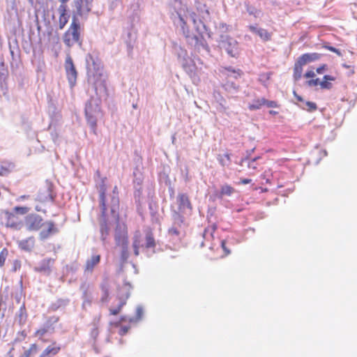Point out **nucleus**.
Instances as JSON below:
<instances>
[{
	"label": "nucleus",
	"mask_w": 357,
	"mask_h": 357,
	"mask_svg": "<svg viewBox=\"0 0 357 357\" xmlns=\"http://www.w3.org/2000/svg\"><path fill=\"white\" fill-rule=\"evenodd\" d=\"M25 225L26 229L29 231H36L45 227V229H43L39 234L40 238L42 240L47 238L52 234L58 231L52 221L44 222L43 218L35 213H31L26 217Z\"/></svg>",
	"instance_id": "f257e3e1"
},
{
	"label": "nucleus",
	"mask_w": 357,
	"mask_h": 357,
	"mask_svg": "<svg viewBox=\"0 0 357 357\" xmlns=\"http://www.w3.org/2000/svg\"><path fill=\"white\" fill-rule=\"evenodd\" d=\"M100 208L101 214L99 218L100 231L102 241H105L109 235V227L107 218V205H106V187L102 185L100 189L99 195Z\"/></svg>",
	"instance_id": "f03ea898"
},
{
	"label": "nucleus",
	"mask_w": 357,
	"mask_h": 357,
	"mask_svg": "<svg viewBox=\"0 0 357 357\" xmlns=\"http://www.w3.org/2000/svg\"><path fill=\"white\" fill-rule=\"evenodd\" d=\"M81 26L78 17L73 15L70 25L63 35V40L68 47H71L75 43H80Z\"/></svg>",
	"instance_id": "7ed1b4c3"
},
{
	"label": "nucleus",
	"mask_w": 357,
	"mask_h": 357,
	"mask_svg": "<svg viewBox=\"0 0 357 357\" xmlns=\"http://www.w3.org/2000/svg\"><path fill=\"white\" fill-rule=\"evenodd\" d=\"M54 197L53 195V185L51 183H47L38 190L36 200L39 204L36 205L35 209L37 211L45 213L46 211L42 208L41 204L53 202Z\"/></svg>",
	"instance_id": "20e7f679"
},
{
	"label": "nucleus",
	"mask_w": 357,
	"mask_h": 357,
	"mask_svg": "<svg viewBox=\"0 0 357 357\" xmlns=\"http://www.w3.org/2000/svg\"><path fill=\"white\" fill-rule=\"evenodd\" d=\"M114 239L116 245L122 248V257L127 258L128 255V236L126 225L117 223L115 228Z\"/></svg>",
	"instance_id": "39448f33"
},
{
	"label": "nucleus",
	"mask_w": 357,
	"mask_h": 357,
	"mask_svg": "<svg viewBox=\"0 0 357 357\" xmlns=\"http://www.w3.org/2000/svg\"><path fill=\"white\" fill-rule=\"evenodd\" d=\"M0 220L6 227L15 229H20L22 225V222L17 215L7 211L1 212Z\"/></svg>",
	"instance_id": "423d86ee"
},
{
	"label": "nucleus",
	"mask_w": 357,
	"mask_h": 357,
	"mask_svg": "<svg viewBox=\"0 0 357 357\" xmlns=\"http://www.w3.org/2000/svg\"><path fill=\"white\" fill-rule=\"evenodd\" d=\"M100 107L98 105H93L91 102H88L85 107V115L87 123L96 133L97 127V116L100 113Z\"/></svg>",
	"instance_id": "0eeeda50"
},
{
	"label": "nucleus",
	"mask_w": 357,
	"mask_h": 357,
	"mask_svg": "<svg viewBox=\"0 0 357 357\" xmlns=\"http://www.w3.org/2000/svg\"><path fill=\"white\" fill-rule=\"evenodd\" d=\"M56 259L54 258H44L34 267V271L43 275H50L54 266Z\"/></svg>",
	"instance_id": "6e6552de"
},
{
	"label": "nucleus",
	"mask_w": 357,
	"mask_h": 357,
	"mask_svg": "<svg viewBox=\"0 0 357 357\" xmlns=\"http://www.w3.org/2000/svg\"><path fill=\"white\" fill-rule=\"evenodd\" d=\"M65 70L70 86H74L76 83L77 73L73 63V59L69 54H68L66 58Z\"/></svg>",
	"instance_id": "1a4fd4ad"
},
{
	"label": "nucleus",
	"mask_w": 357,
	"mask_h": 357,
	"mask_svg": "<svg viewBox=\"0 0 357 357\" xmlns=\"http://www.w3.org/2000/svg\"><path fill=\"white\" fill-rule=\"evenodd\" d=\"M57 12L59 14L58 26L59 29L61 30L68 24L70 18L68 6L59 5V6L57 8Z\"/></svg>",
	"instance_id": "9d476101"
},
{
	"label": "nucleus",
	"mask_w": 357,
	"mask_h": 357,
	"mask_svg": "<svg viewBox=\"0 0 357 357\" xmlns=\"http://www.w3.org/2000/svg\"><path fill=\"white\" fill-rule=\"evenodd\" d=\"M74 3L76 12L73 15H75L77 17L87 15L91 11V3L89 0H74Z\"/></svg>",
	"instance_id": "9b49d317"
},
{
	"label": "nucleus",
	"mask_w": 357,
	"mask_h": 357,
	"mask_svg": "<svg viewBox=\"0 0 357 357\" xmlns=\"http://www.w3.org/2000/svg\"><path fill=\"white\" fill-rule=\"evenodd\" d=\"M248 29L252 33L257 34L264 42H268L272 39L273 33L267 29L258 28L254 25H250Z\"/></svg>",
	"instance_id": "f8f14e48"
},
{
	"label": "nucleus",
	"mask_w": 357,
	"mask_h": 357,
	"mask_svg": "<svg viewBox=\"0 0 357 357\" xmlns=\"http://www.w3.org/2000/svg\"><path fill=\"white\" fill-rule=\"evenodd\" d=\"M177 202L178 204V210L181 212L185 209L192 210V206L189 197L187 194L179 193L177 197Z\"/></svg>",
	"instance_id": "ddd939ff"
},
{
	"label": "nucleus",
	"mask_w": 357,
	"mask_h": 357,
	"mask_svg": "<svg viewBox=\"0 0 357 357\" xmlns=\"http://www.w3.org/2000/svg\"><path fill=\"white\" fill-rule=\"evenodd\" d=\"M35 243L36 241L34 237L31 236L19 241L17 245L21 250L26 252H31L35 247Z\"/></svg>",
	"instance_id": "4468645a"
},
{
	"label": "nucleus",
	"mask_w": 357,
	"mask_h": 357,
	"mask_svg": "<svg viewBox=\"0 0 357 357\" xmlns=\"http://www.w3.org/2000/svg\"><path fill=\"white\" fill-rule=\"evenodd\" d=\"M61 346L56 342H53L47 346L40 354V357H47L49 356H55L61 351Z\"/></svg>",
	"instance_id": "2eb2a0df"
},
{
	"label": "nucleus",
	"mask_w": 357,
	"mask_h": 357,
	"mask_svg": "<svg viewBox=\"0 0 357 357\" xmlns=\"http://www.w3.org/2000/svg\"><path fill=\"white\" fill-rule=\"evenodd\" d=\"M321 54L317 52L305 53L300 56L298 59H299L302 63L306 65L307 63L319 60Z\"/></svg>",
	"instance_id": "dca6fc26"
},
{
	"label": "nucleus",
	"mask_w": 357,
	"mask_h": 357,
	"mask_svg": "<svg viewBox=\"0 0 357 357\" xmlns=\"http://www.w3.org/2000/svg\"><path fill=\"white\" fill-rule=\"evenodd\" d=\"M100 255H94L91 257L86 261L85 263V271L92 272L94 268L100 263Z\"/></svg>",
	"instance_id": "f3484780"
},
{
	"label": "nucleus",
	"mask_w": 357,
	"mask_h": 357,
	"mask_svg": "<svg viewBox=\"0 0 357 357\" xmlns=\"http://www.w3.org/2000/svg\"><path fill=\"white\" fill-rule=\"evenodd\" d=\"M303 66L305 65L302 63L299 59H297L295 62L293 77L296 81L301 78Z\"/></svg>",
	"instance_id": "a211bd4d"
},
{
	"label": "nucleus",
	"mask_w": 357,
	"mask_h": 357,
	"mask_svg": "<svg viewBox=\"0 0 357 357\" xmlns=\"http://www.w3.org/2000/svg\"><path fill=\"white\" fill-rule=\"evenodd\" d=\"M14 165L10 162H3L0 164V176H4L9 174L13 169Z\"/></svg>",
	"instance_id": "6ab92c4d"
},
{
	"label": "nucleus",
	"mask_w": 357,
	"mask_h": 357,
	"mask_svg": "<svg viewBox=\"0 0 357 357\" xmlns=\"http://www.w3.org/2000/svg\"><path fill=\"white\" fill-rule=\"evenodd\" d=\"M226 45L225 50L231 56L235 57L238 55V43L236 41L228 42Z\"/></svg>",
	"instance_id": "aec40b11"
},
{
	"label": "nucleus",
	"mask_w": 357,
	"mask_h": 357,
	"mask_svg": "<svg viewBox=\"0 0 357 357\" xmlns=\"http://www.w3.org/2000/svg\"><path fill=\"white\" fill-rule=\"evenodd\" d=\"M146 248H154L156 245L155 241L153 236V233L151 231H149L146 234Z\"/></svg>",
	"instance_id": "412c9836"
},
{
	"label": "nucleus",
	"mask_w": 357,
	"mask_h": 357,
	"mask_svg": "<svg viewBox=\"0 0 357 357\" xmlns=\"http://www.w3.org/2000/svg\"><path fill=\"white\" fill-rule=\"evenodd\" d=\"M51 330L50 325H45L43 327L38 329L34 333V336L41 340L43 342H45L42 337Z\"/></svg>",
	"instance_id": "4be33fe9"
},
{
	"label": "nucleus",
	"mask_w": 357,
	"mask_h": 357,
	"mask_svg": "<svg viewBox=\"0 0 357 357\" xmlns=\"http://www.w3.org/2000/svg\"><path fill=\"white\" fill-rule=\"evenodd\" d=\"M217 159L222 167L228 166L231 162L230 154L228 153H226L223 155L219 154L217 157Z\"/></svg>",
	"instance_id": "5701e85b"
},
{
	"label": "nucleus",
	"mask_w": 357,
	"mask_h": 357,
	"mask_svg": "<svg viewBox=\"0 0 357 357\" xmlns=\"http://www.w3.org/2000/svg\"><path fill=\"white\" fill-rule=\"evenodd\" d=\"M264 105V98L254 100L252 103L248 105V109L251 111L260 109Z\"/></svg>",
	"instance_id": "b1692460"
},
{
	"label": "nucleus",
	"mask_w": 357,
	"mask_h": 357,
	"mask_svg": "<svg viewBox=\"0 0 357 357\" xmlns=\"http://www.w3.org/2000/svg\"><path fill=\"white\" fill-rule=\"evenodd\" d=\"M38 347L36 344H32L30 347L24 351L21 357H31L32 355L36 354L38 352Z\"/></svg>",
	"instance_id": "393cba45"
},
{
	"label": "nucleus",
	"mask_w": 357,
	"mask_h": 357,
	"mask_svg": "<svg viewBox=\"0 0 357 357\" xmlns=\"http://www.w3.org/2000/svg\"><path fill=\"white\" fill-rule=\"evenodd\" d=\"M272 177H273V172L271 169H266L262 174L261 175V178L266 181V183L271 184L272 183Z\"/></svg>",
	"instance_id": "a878e982"
},
{
	"label": "nucleus",
	"mask_w": 357,
	"mask_h": 357,
	"mask_svg": "<svg viewBox=\"0 0 357 357\" xmlns=\"http://www.w3.org/2000/svg\"><path fill=\"white\" fill-rule=\"evenodd\" d=\"M234 192V188L229 185L226 184L221 187L220 195L221 196H224V195L230 196Z\"/></svg>",
	"instance_id": "bb28decb"
},
{
	"label": "nucleus",
	"mask_w": 357,
	"mask_h": 357,
	"mask_svg": "<svg viewBox=\"0 0 357 357\" xmlns=\"http://www.w3.org/2000/svg\"><path fill=\"white\" fill-rule=\"evenodd\" d=\"M112 206H111V208H110L111 213L112 214L118 215L117 212H118L119 207V198L117 197H113L112 198Z\"/></svg>",
	"instance_id": "cd10ccee"
},
{
	"label": "nucleus",
	"mask_w": 357,
	"mask_h": 357,
	"mask_svg": "<svg viewBox=\"0 0 357 357\" xmlns=\"http://www.w3.org/2000/svg\"><path fill=\"white\" fill-rule=\"evenodd\" d=\"M125 304H126V301H121L117 307L109 309L110 314H112V315H116L119 313H120V312L122 310V307H123V305Z\"/></svg>",
	"instance_id": "c85d7f7f"
},
{
	"label": "nucleus",
	"mask_w": 357,
	"mask_h": 357,
	"mask_svg": "<svg viewBox=\"0 0 357 357\" xmlns=\"http://www.w3.org/2000/svg\"><path fill=\"white\" fill-rule=\"evenodd\" d=\"M139 244L140 241L139 238L135 237L132 246L134 249V254L135 256H138L139 254Z\"/></svg>",
	"instance_id": "c756f323"
},
{
	"label": "nucleus",
	"mask_w": 357,
	"mask_h": 357,
	"mask_svg": "<svg viewBox=\"0 0 357 357\" xmlns=\"http://www.w3.org/2000/svg\"><path fill=\"white\" fill-rule=\"evenodd\" d=\"M8 253V252L6 248H3L1 251V252H0V267H2L4 265Z\"/></svg>",
	"instance_id": "7c9ffc66"
},
{
	"label": "nucleus",
	"mask_w": 357,
	"mask_h": 357,
	"mask_svg": "<svg viewBox=\"0 0 357 357\" xmlns=\"http://www.w3.org/2000/svg\"><path fill=\"white\" fill-rule=\"evenodd\" d=\"M305 105L306 107H303V108L309 111V112H313L315 111L317 109V106L316 103L310 101H307L305 102Z\"/></svg>",
	"instance_id": "2f4dec72"
},
{
	"label": "nucleus",
	"mask_w": 357,
	"mask_h": 357,
	"mask_svg": "<svg viewBox=\"0 0 357 357\" xmlns=\"http://www.w3.org/2000/svg\"><path fill=\"white\" fill-rule=\"evenodd\" d=\"M15 211L20 214H26L29 211V208L26 206H16L14 208Z\"/></svg>",
	"instance_id": "473e14b6"
},
{
	"label": "nucleus",
	"mask_w": 357,
	"mask_h": 357,
	"mask_svg": "<svg viewBox=\"0 0 357 357\" xmlns=\"http://www.w3.org/2000/svg\"><path fill=\"white\" fill-rule=\"evenodd\" d=\"M321 89H330L332 88V84L323 79V81L319 83Z\"/></svg>",
	"instance_id": "72a5a7b5"
},
{
	"label": "nucleus",
	"mask_w": 357,
	"mask_h": 357,
	"mask_svg": "<svg viewBox=\"0 0 357 357\" xmlns=\"http://www.w3.org/2000/svg\"><path fill=\"white\" fill-rule=\"evenodd\" d=\"M100 288H101V290L102 291L105 296L106 298H107L109 296V284L107 282L102 283L100 285Z\"/></svg>",
	"instance_id": "f704fd0d"
},
{
	"label": "nucleus",
	"mask_w": 357,
	"mask_h": 357,
	"mask_svg": "<svg viewBox=\"0 0 357 357\" xmlns=\"http://www.w3.org/2000/svg\"><path fill=\"white\" fill-rule=\"evenodd\" d=\"M215 227L214 226L205 229L204 232V238H206V236L208 234H210L211 236V237L213 238V233L215 231Z\"/></svg>",
	"instance_id": "c9c22d12"
},
{
	"label": "nucleus",
	"mask_w": 357,
	"mask_h": 357,
	"mask_svg": "<svg viewBox=\"0 0 357 357\" xmlns=\"http://www.w3.org/2000/svg\"><path fill=\"white\" fill-rule=\"evenodd\" d=\"M221 247L224 251V256H227L231 253V250L227 247L225 240L221 241Z\"/></svg>",
	"instance_id": "e433bc0d"
},
{
	"label": "nucleus",
	"mask_w": 357,
	"mask_h": 357,
	"mask_svg": "<svg viewBox=\"0 0 357 357\" xmlns=\"http://www.w3.org/2000/svg\"><path fill=\"white\" fill-rule=\"evenodd\" d=\"M225 69L228 72L236 74V76H235V77H237V76L240 77L243 75V72L240 69L235 70V69L231 68V67L226 68Z\"/></svg>",
	"instance_id": "4c0bfd02"
},
{
	"label": "nucleus",
	"mask_w": 357,
	"mask_h": 357,
	"mask_svg": "<svg viewBox=\"0 0 357 357\" xmlns=\"http://www.w3.org/2000/svg\"><path fill=\"white\" fill-rule=\"evenodd\" d=\"M321 82H319V79L318 78L317 79H310L307 82V84L309 86H317L318 85H319V83Z\"/></svg>",
	"instance_id": "58836bf2"
},
{
	"label": "nucleus",
	"mask_w": 357,
	"mask_h": 357,
	"mask_svg": "<svg viewBox=\"0 0 357 357\" xmlns=\"http://www.w3.org/2000/svg\"><path fill=\"white\" fill-rule=\"evenodd\" d=\"M264 105H266L268 107H278V104L275 101L273 100H268L264 98Z\"/></svg>",
	"instance_id": "ea45409f"
},
{
	"label": "nucleus",
	"mask_w": 357,
	"mask_h": 357,
	"mask_svg": "<svg viewBox=\"0 0 357 357\" xmlns=\"http://www.w3.org/2000/svg\"><path fill=\"white\" fill-rule=\"evenodd\" d=\"M257 159V158H255L249 162L248 167L250 169H252L253 170H256L257 169V165L255 163V161Z\"/></svg>",
	"instance_id": "a19ab883"
},
{
	"label": "nucleus",
	"mask_w": 357,
	"mask_h": 357,
	"mask_svg": "<svg viewBox=\"0 0 357 357\" xmlns=\"http://www.w3.org/2000/svg\"><path fill=\"white\" fill-rule=\"evenodd\" d=\"M327 69V65L323 64L316 69L317 74H322Z\"/></svg>",
	"instance_id": "79ce46f5"
},
{
	"label": "nucleus",
	"mask_w": 357,
	"mask_h": 357,
	"mask_svg": "<svg viewBox=\"0 0 357 357\" xmlns=\"http://www.w3.org/2000/svg\"><path fill=\"white\" fill-rule=\"evenodd\" d=\"M316 76V74L314 72V70H307L305 74H304V77L305 78H313Z\"/></svg>",
	"instance_id": "37998d69"
},
{
	"label": "nucleus",
	"mask_w": 357,
	"mask_h": 357,
	"mask_svg": "<svg viewBox=\"0 0 357 357\" xmlns=\"http://www.w3.org/2000/svg\"><path fill=\"white\" fill-rule=\"evenodd\" d=\"M128 330H129V327H128V326H122L119 329V334L120 335L123 336V335H126L128 333Z\"/></svg>",
	"instance_id": "c03bdc74"
},
{
	"label": "nucleus",
	"mask_w": 357,
	"mask_h": 357,
	"mask_svg": "<svg viewBox=\"0 0 357 357\" xmlns=\"http://www.w3.org/2000/svg\"><path fill=\"white\" fill-rule=\"evenodd\" d=\"M21 268V261L19 260H15L13 263V271H16L17 270Z\"/></svg>",
	"instance_id": "a18cd8bd"
},
{
	"label": "nucleus",
	"mask_w": 357,
	"mask_h": 357,
	"mask_svg": "<svg viewBox=\"0 0 357 357\" xmlns=\"http://www.w3.org/2000/svg\"><path fill=\"white\" fill-rule=\"evenodd\" d=\"M324 79L326 80V81H335V77L332 76V75H326L324 76Z\"/></svg>",
	"instance_id": "49530a36"
},
{
	"label": "nucleus",
	"mask_w": 357,
	"mask_h": 357,
	"mask_svg": "<svg viewBox=\"0 0 357 357\" xmlns=\"http://www.w3.org/2000/svg\"><path fill=\"white\" fill-rule=\"evenodd\" d=\"M251 181H252V180L250 178H241L240 180L239 183L245 185V184H248V183H251Z\"/></svg>",
	"instance_id": "de8ad7c7"
},
{
	"label": "nucleus",
	"mask_w": 357,
	"mask_h": 357,
	"mask_svg": "<svg viewBox=\"0 0 357 357\" xmlns=\"http://www.w3.org/2000/svg\"><path fill=\"white\" fill-rule=\"evenodd\" d=\"M326 49H328V50H330L331 52H335V53H339V51L338 50H337L335 47H332V46H327L326 47Z\"/></svg>",
	"instance_id": "09e8293b"
},
{
	"label": "nucleus",
	"mask_w": 357,
	"mask_h": 357,
	"mask_svg": "<svg viewBox=\"0 0 357 357\" xmlns=\"http://www.w3.org/2000/svg\"><path fill=\"white\" fill-rule=\"evenodd\" d=\"M294 96L296 97V98L297 99L298 101L299 102H303V99L302 98L301 96H300L299 95H298L296 91H294Z\"/></svg>",
	"instance_id": "8fccbe9b"
},
{
	"label": "nucleus",
	"mask_w": 357,
	"mask_h": 357,
	"mask_svg": "<svg viewBox=\"0 0 357 357\" xmlns=\"http://www.w3.org/2000/svg\"><path fill=\"white\" fill-rule=\"evenodd\" d=\"M29 198V195H22V196L18 197L17 200L18 201H24V200L27 199Z\"/></svg>",
	"instance_id": "3c124183"
},
{
	"label": "nucleus",
	"mask_w": 357,
	"mask_h": 357,
	"mask_svg": "<svg viewBox=\"0 0 357 357\" xmlns=\"http://www.w3.org/2000/svg\"><path fill=\"white\" fill-rule=\"evenodd\" d=\"M70 0H59V1L61 3L60 5H64L68 6L67 3Z\"/></svg>",
	"instance_id": "603ef678"
},
{
	"label": "nucleus",
	"mask_w": 357,
	"mask_h": 357,
	"mask_svg": "<svg viewBox=\"0 0 357 357\" xmlns=\"http://www.w3.org/2000/svg\"><path fill=\"white\" fill-rule=\"evenodd\" d=\"M169 231L172 233V234H176L178 235V231H177L176 229H171L169 230Z\"/></svg>",
	"instance_id": "864d4df0"
},
{
	"label": "nucleus",
	"mask_w": 357,
	"mask_h": 357,
	"mask_svg": "<svg viewBox=\"0 0 357 357\" xmlns=\"http://www.w3.org/2000/svg\"><path fill=\"white\" fill-rule=\"evenodd\" d=\"M85 303H87L88 305H91V301H89V300H86V301H84V303H83V304L84 305Z\"/></svg>",
	"instance_id": "5fc2aeb1"
},
{
	"label": "nucleus",
	"mask_w": 357,
	"mask_h": 357,
	"mask_svg": "<svg viewBox=\"0 0 357 357\" xmlns=\"http://www.w3.org/2000/svg\"><path fill=\"white\" fill-rule=\"evenodd\" d=\"M343 67H344V68H351V66H350L347 65V64H344V65H343Z\"/></svg>",
	"instance_id": "6e6d98bb"
},
{
	"label": "nucleus",
	"mask_w": 357,
	"mask_h": 357,
	"mask_svg": "<svg viewBox=\"0 0 357 357\" xmlns=\"http://www.w3.org/2000/svg\"><path fill=\"white\" fill-rule=\"evenodd\" d=\"M121 321H126V317H122L121 318Z\"/></svg>",
	"instance_id": "4d7b16f0"
},
{
	"label": "nucleus",
	"mask_w": 357,
	"mask_h": 357,
	"mask_svg": "<svg viewBox=\"0 0 357 357\" xmlns=\"http://www.w3.org/2000/svg\"><path fill=\"white\" fill-rule=\"evenodd\" d=\"M269 112H270V114H277V112H275V111H272V110H271V111H270Z\"/></svg>",
	"instance_id": "13d9d810"
},
{
	"label": "nucleus",
	"mask_w": 357,
	"mask_h": 357,
	"mask_svg": "<svg viewBox=\"0 0 357 357\" xmlns=\"http://www.w3.org/2000/svg\"><path fill=\"white\" fill-rule=\"evenodd\" d=\"M93 333H95L96 334H97V333H98V330H97V328H95V330H94V331H93Z\"/></svg>",
	"instance_id": "bf43d9fd"
},
{
	"label": "nucleus",
	"mask_w": 357,
	"mask_h": 357,
	"mask_svg": "<svg viewBox=\"0 0 357 357\" xmlns=\"http://www.w3.org/2000/svg\"><path fill=\"white\" fill-rule=\"evenodd\" d=\"M221 106H222V107L224 109H227V107H226L225 106H224L223 105H222V104H221Z\"/></svg>",
	"instance_id": "052dcab7"
},
{
	"label": "nucleus",
	"mask_w": 357,
	"mask_h": 357,
	"mask_svg": "<svg viewBox=\"0 0 357 357\" xmlns=\"http://www.w3.org/2000/svg\"><path fill=\"white\" fill-rule=\"evenodd\" d=\"M116 190H117V187L115 186L114 188V192H115Z\"/></svg>",
	"instance_id": "680f3d73"
},
{
	"label": "nucleus",
	"mask_w": 357,
	"mask_h": 357,
	"mask_svg": "<svg viewBox=\"0 0 357 357\" xmlns=\"http://www.w3.org/2000/svg\"><path fill=\"white\" fill-rule=\"evenodd\" d=\"M262 191L263 192H266V191H268V190H267V188H265V189H263Z\"/></svg>",
	"instance_id": "e2e57ef3"
},
{
	"label": "nucleus",
	"mask_w": 357,
	"mask_h": 357,
	"mask_svg": "<svg viewBox=\"0 0 357 357\" xmlns=\"http://www.w3.org/2000/svg\"><path fill=\"white\" fill-rule=\"evenodd\" d=\"M254 10H252V12H250V14H253Z\"/></svg>",
	"instance_id": "0e129e2a"
},
{
	"label": "nucleus",
	"mask_w": 357,
	"mask_h": 357,
	"mask_svg": "<svg viewBox=\"0 0 357 357\" xmlns=\"http://www.w3.org/2000/svg\"><path fill=\"white\" fill-rule=\"evenodd\" d=\"M254 10H252V12H250V14H253Z\"/></svg>",
	"instance_id": "69168bd1"
},
{
	"label": "nucleus",
	"mask_w": 357,
	"mask_h": 357,
	"mask_svg": "<svg viewBox=\"0 0 357 357\" xmlns=\"http://www.w3.org/2000/svg\"><path fill=\"white\" fill-rule=\"evenodd\" d=\"M115 326H119V323H115Z\"/></svg>",
	"instance_id": "338daca9"
},
{
	"label": "nucleus",
	"mask_w": 357,
	"mask_h": 357,
	"mask_svg": "<svg viewBox=\"0 0 357 357\" xmlns=\"http://www.w3.org/2000/svg\"><path fill=\"white\" fill-rule=\"evenodd\" d=\"M58 321V318H56L54 321Z\"/></svg>",
	"instance_id": "774afa93"
}]
</instances>
